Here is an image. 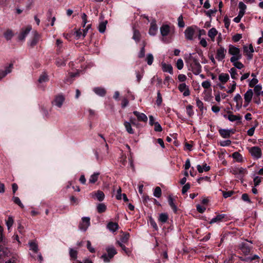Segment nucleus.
I'll use <instances>...</instances> for the list:
<instances>
[{"instance_id": "nucleus-23", "label": "nucleus", "mask_w": 263, "mask_h": 263, "mask_svg": "<svg viewBox=\"0 0 263 263\" xmlns=\"http://www.w3.org/2000/svg\"><path fill=\"white\" fill-rule=\"evenodd\" d=\"M93 91L96 94L101 97L104 96L106 93L105 88L100 87H95Z\"/></svg>"}, {"instance_id": "nucleus-27", "label": "nucleus", "mask_w": 263, "mask_h": 263, "mask_svg": "<svg viewBox=\"0 0 263 263\" xmlns=\"http://www.w3.org/2000/svg\"><path fill=\"white\" fill-rule=\"evenodd\" d=\"M218 31L215 28H212L208 31V36L211 38V40L214 42L215 37L217 35Z\"/></svg>"}, {"instance_id": "nucleus-43", "label": "nucleus", "mask_w": 263, "mask_h": 263, "mask_svg": "<svg viewBox=\"0 0 263 263\" xmlns=\"http://www.w3.org/2000/svg\"><path fill=\"white\" fill-rule=\"evenodd\" d=\"M69 255L71 259L76 260L77 258L78 252L73 249H69Z\"/></svg>"}, {"instance_id": "nucleus-58", "label": "nucleus", "mask_w": 263, "mask_h": 263, "mask_svg": "<svg viewBox=\"0 0 263 263\" xmlns=\"http://www.w3.org/2000/svg\"><path fill=\"white\" fill-rule=\"evenodd\" d=\"M74 34L76 35V37L77 39H80L81 37H82V34H83L82 30L81 29H79L78 30H77L74 32Z\"/></svg>"}, {"instance_id": "nucleus-31", "label": "nucleus", "mask_w": 263, "mask_h": 263, "mask_svg": "<svg viewBox=\"0 0 263 263\" xmlns=\"http://www.w3.org/2000/svg\"><path fill=\"white\" fill-rule=\"evenodd\" d=\"M107 23V21H102L99 23L98 30L100 33H104L105 32Z\"/></svg>"}, {"instance_id": "nucleus-28", "label": "nucleus", "mask_w": 263, "mask_h": 263, "mask_svg": "<svg viewBox=\"0 0 263 263\" xmlns=\"http://www.w3.org/2000/svg\"><path fill=\"white\" fill-rule=\"evenodd\" d=\"M226 216V215L225 214H219L217 215L216 217L213 218L211 221H210V223H214L215 222H219L220 221H221L222 220L225 218Z\"/></svg>"}, {"instance_id": "nucleus-37", "label": "nucleus", "mask_w": 263, "mask_h": 263, "mask_svg": "<svg viewBox=\"0 0 263 263\" xmlns=\"http://www.w3.org/2000/svg\"><path fill=\"white\" fill-rule=\"evenodd\" d=\"M95 195L99 201H102L104 200L105 195L102 191H98L95 193Z\"/></svg>"}, {"instance_id": "nucleus-54", "label": "nucleus", "mask_w": 263, "mask_h": 263, "mask_svg": "<svg viewBox=\"0 0 263 263\" xmlns=\"http://www.w3.org/2000/svg\"><path fill=\"white\" fill-rule=\"evenodd\" d=\"M233 63V65L237 68L239 69H241L244 67V65L243 64L240 62H238V61H236L235 62H231Z\"/></svg>"}, {"instance_id": "nucleus-52", "label": "nucleus", "mask_w": 263, "mask_h": 263, "mask_svg": "<svg viewBox=\"0 0 263 263\" xmlns=\"http://www.w3.org/2000/svg\"><path fill=\"white\" fill-rule=\"evenodd\" d=\"M140 34L138 30H134L133 39L136 42H138L140 40Z\"/></svg>"}, {"instance_id": "nucleus-61", "label": "nucleus", "mask_w": 263, "mask_h": 263, "mask_svg": "<svg viewBox=\"0 0 263 263\" xmlns=\"http://www.w3.org/2000/svg\"><path fill=\"white\" fill-rule=\"evenodd\" d=\"M253 182L255 186H258L261 182V178L259 176H255L254 178Z\"/></svg>"}, {"instance_id": "nucleus-13", "label": "nucleus", "mask_w": 263, "mask_h": 263, "mask_svg": "<svg viewBox=\"0 0 263 263\" xmlns=\"http://www.w3.org/2000/svg\"><path fill=\"white\" fill-rule=\"evenodd\" d=\"M179 91L183 93V95L185 97L188 96L190 95V91L189 87L185 83H182L178 86Z\"/></svg>"}, {"instance_id": "nucleus-21", "label": "nucleus", "mask_w": 263, "mask_h": 263, "mask_svg": "<svg viewBox=\"0 0 263 263\" xmlns=\"http://www.w3.org/2000/svg\"><path fill=\"white\" fill-rule=\"evenodd\" d=\"M133 114L137 117L138 121L146 122L147 121V116L143 113L139 112L138 111H134Z\"/></svg>"}, {"instance_id": "nucleus-9", "label": "nucleus", "mask_w": 263, "mask_h": 263, "mask_svg": "<svg viewBox=\"0 0 263 263\" xmlns=\"http://www.w3.org/2000/svg\"><path fill=\"white\" fill-rule=\"evenodd\" d=\"M195 33V30L194 27L191 26L187 27L184 31L185 37L187 40L192 41L193 40Z\"/></svg>"}, {"instance_id": "nucleus-17", "label": "nucleus", "mask_w": 263, "mask_h": 263, "mask_svg": "<svg viewBox=\"0 0 263 263\" xmlns=\"http://www.w3.org/2000/svg\"><path fill=\"white\" fill-rule=\"evenodd\" d=\"M253 95V90L251 89H248L247 92L245 93L244 95V99L246 103H247L246 105H245V107L247 106L249 103L251 101L252 97Z\"/></svg>"}, {"instance_id": "nucleus-14", "label": "nucleus", "mask_w": 263, "mask_h": 263, "mask_svg": "<svg viewBox=\"0 0 263 263\" xmlns=\"http://www.w3.org/2000/svg\"><path fill=\"white\" fill-rule=\"evenodd\" d=\"M132 124L134 125L135 123L133 121V118H130V121H124V126L126 129V130L128 133L129 134H134V130L132 127Z\"/></svg>"}, {"instance_id": "nucleus-59", "label": "nucleus", "mask_w": 263, "mask_h": 263, "mask_svg": "<svg viewBox=\"0 0 263 263\" xmlns=\"http://www.w3.org/2000/svg\"><path fill=\"white\" fill-rule=\"evenodd\" d=\"M233 99H234V101L235 102H236V103H239V102H240V103H242V98L239 93H237Z\"/></svg>"}, {"instance_id": "nucleus-5", "label": "nucleus", "mask_w": 263, "mask_h": 263, "mask_svg": "<svg viewBox=\"0 0 263 263\" xmlns=\"http://www.w3.org/2000/svg\"><path fill=\"white\" fill-rule=\"evenodd\" d=\"M90 220L88 217H83L79 226V229L82 231H86L90 225Z\"/></svg>"}, {"instance_id": "nucleus-20", "label": "nucleus", "mask_w": 263, "mask_h": 263, "mask_svg": "<svg viewBox=\"0 0 263 263\" xmlns=\"http://www.w3.org/2000/svg\"><path fill=\"white\" fill-rule=\"evenodd\" d=\"M251 247L247 242H242L240 245V249L245 255H248L250 251Z\"/></svg>"}, {"instance_id": "nucleus-35", "label": "nucleus", "mask_w": 263, "mask_h": 263, "mask_svg": "<svg viewBox=\"0 0 263 263\" xmlns=\"http://www.w3.org/2000/svg\"><path fill=\"white\" fill-rule=\"evenodd\" d=\"M197 168L198 171L199 173H202L203 171H208L210 169V167L207 165L206 164H204L203 166H201L200 165H198L197 166Z\"/></svg>"}, {"instance_id": "nucleus-29", "label": "nucleus", "mask_w": 263, "mask_h": 263, "mask_svg": "<svg viewBox=\"0 0 263 263\" xmlns=\"http://www.w3.org/2000/svg\"><path fill=\"white\" fill-rule=\"evenodd\" d=\"M107 228L111 232H115L119 229V226L117 223L109 222L107 226Z\"/></svg>"}, {"instance_id": "nucleus-7", "label": "nucleus", "mask_w": 263, "mask_h": 263, "mask_svg": "<svg viewBox=\"0 0 263 263\" xmlns=\"http://www.w3.org/2000/svg\"><path fill=\"white\" fill-rule=\"evenodd\" d=\"M227 113L228 114V116L223 115L224 118H227L231 122L237 121L238 123H241L242 118L240 115H234L231 111H228Z\"/></svg>"}, {"instance_id": "nucleus-2", "label": "nucleus", "mask_w": 263, "mask_h": 263, "mask_svg": "<svg viewBox=\"0 0 263 263\" xmlns=\"http://www.w3.org/2000/svg\"><path fill=\"white\" fill-rule=\"evenodd\" d=\"M107 254H103L101 258L104 262H109L113 257L117 254V251L113 246H109L106 248Z\"/></svg>"}, {"instance_id": "nucleus-26", "label": "nucleus", "mask_w": 263, "mask_h": 263, "mask_svg": "<svg viewBox=\"0 0 263 263\" xmlns=\"http://www.w3.org/2000/svg\"><path fill=\"white\" fill-rule=\"evenodd\" d=\"M243 50L245 52L247 53L250 59L252 58V53L254 52V49L252 45H250L249 46H245L243 47Z\"/></svg>"}, {"instance_id": "nucleus-50", "label": "nucleus", "mask_w": 263, "mask_h": 263, "mask_svg": "<svg viewBox=\"0 0 263 263\" xmlns=\"http://www.w3.org/2000/svg\"><path fill=\"white\" fill-rule=\"evenodd\" d=\"M186 113L190 117L193 116L194 112L193 110V106L191 105L187 106L186 107Z\"/></svg>"}, {"instance_id": "nucleus-38", "label": "nucleus", "mask_w": 263, "mask_h": 263, "mask_svg": "<svg viewBox=\"0 0 263 263\" xmlns=\"http://www.w3.org/2000/svg\"><path fill=\"white\" fill-rule=\"evenodd\" d=\"M158 220L163 223H165L168 220V215L166 213H161L159 215Z\"/></svg>"}, {"instance_id": "nucleus-40", "label": "nucleus", "mask_w": 263, "mask_h": 263, "mask_svg": "<svg viewBox=\"0 0 263 263\" xmlns=\"http://www.w3.org/2000/svg\"><path fill=\"white\" fill-rule=\"evenodd\" d=\"M13 35L12 31L9 29L6 30L4 34V37L7 40H11L13 36Z\"/></svg>"}, {"instance_id": "nucleus-15", "label": "nucleus", "mask_w": 263, "mask_h": 263, "mask_svg": "<svg viewBox=\"0 0 263 263\" xmlns=\"http://www.w3.org/2000/svg\"><path fill=\"white\" fill-rule=\"evenodd\" d=\"M160 31L161 35L163 37L168 35L171 32V27L168 25L163 24L160 28Z\"/></svg>"}, {"instance_id": "nucleus-64", "label": "nucleus", "mask_w": 263, "mask_h": 263, "mask_svg": "<svg viewBox=\"0 0 263 263\" xmlns=\"http://www.w3.org/2000/svg\"><path fill=\"white\" fill-rule=\"evenodd\" d=\"M196 105L197 107L200 109L202 110L203 109V104L201 101H200L199 99H196Z\"/></svg>"}, {"instance_id": "nucleus-19", "label": "nucleus", "mask_w": 263, "mask_h": 263, "mask_svg": "<svg viewBox=\"0 0 263 263\" xmlns=\"http://www.w3.org/2000/svg\"><path fill=\"white\" fill-rule=\"evenodd\" d=\"M10 253L9 249L0 245V259L8 256Z\"/></svg>"}, {"instance_id": "nucleus-18", "label": "nucleus", "mask_w": 263, "mask_h": 263, "mask_svg": "<svg viewBox=\"0 0 263 263\" xmlns=\"http://www.w3.org/2000/svg\"><path fill=\"white\" fill-rule=\"evenodd\" d=\"M41 39L40 35L36 32H33V37L31 40L29 45L31 47H34L37 44Z\"/></svg>"}, {"instance_id": "nucleus-30", "label": "nucleus", "mask_w": 263, "mask_h": 263, "mask_svg": "<svg viewBox=\"0 0 263 263\" xmlns=\"http://www.w3.org/2000/svg\"><path fill=\"white\" fill-rule=\"evenodd\" d=\"M49 80L48 75L45 72H43L42 74L40 76L38 82L40 84H42L46 82H47Z\"/></svg>"}, {"instance_id": "nucleus-48", "label": "nucleus", "mask_w": 263, "mask_h": 263, "mask_svg": "<svg viewBox=\"0 0 263 263\" xmlns=\"http://www.w3.org/2000/svg\"><path fill=\"white\" fill-rule=\"evenodd\" d=\"M161 190L160 187H156L154 192V196L157 198H159L161 195Z\"/></svg>"}, {"instance_id": "nucleus-45", "label": "nucleus", "mask_w": 263, "mask_h": 263, "mask_svg": "<svg viewBox=\"0 0 263 263\" xmlns=\"http://www.w3.org/2000/svg\"><path fill=\"white\" fill-rule=\"evenodd\" d=\"M14 222L12 216H9L8 219L6 221V226L7 227V229L9 230L12 226H13Z\"/></svg>"}, {"instance_id": "nucleus-1", "label": "nucleus", "mask_w": 263, "mask_h": 263, "mask_svg": "<svg viewBox=\"0 0 263 263\" xmlns=\"http://www.w3.org/2000/svg\"><path fill=\"white\" fill-rule=\"evenodd\" d=\"M229 53L232 55L230 59L231 62H235L241 58V54L240 53V49L232 45H230L228 49Z\"/></svg>"}, {"instance_id": "nucleus-34", "label": "nucleus", "mask_w": 263, "mask_h": 263, "mask_svg": "<svg viewBox=\"0 0 263 263\" xmlns=\"http://www.w3.org/2000/svg\"><path fill=\"white\" fill-rule=\"evenodd\" d=\"M254 91L257 96H260L261 94H263L262 91V86L260 84L256 85L254 86Z\"/></svg>"}, {"instance_id": "nucleus-32", "label": "nucleus", "mask_w": 263, "mask_h": 263, "mask_svg": "<svg viewBox=\"0 0 263 263\" xmlns=\"http://www.w3.org/2000/svg\"><path fill=\"white\" fill-rule=\"evenodd\" d=\"M229 79V76L227 73H222L219 76V80L222 83H226Z\"/></svg>"}, {"instance_id": "nucleus-12", "label": "nucleus", "mask_w": 263, "mask_h": 263, "mask_svg": "<svg viewBox=\"0 0 263 263\" xmlns=\"http://www.w3.org/2000/svg\"><path fill=\"white\" fill-rule=\"evenodd\" d=\"M13 68V64H9V66L5 68V70H0V80L4 78L7 74L10 73Z\"/></svg>"}, {"instance_id": "nucleus-60", "label": "nucleus", "mask_w": 263, "mask_h": 263, "mask_svg": "<svg viewBox=\"0 0 263 263\" xmlns=\"http://www.w3.org/2000/svg\"><path fill=\"white\" fill-rule=\"evenodd\" d=\"M13 200L14 202L18 204L20 207L24 208L23 204L22 203L20 198L17 197H13Z\"/></svg>"}, {"instance_id": "nucleus-57", "label": "nucleus", "mask_w": 263, "mask_h": 263, "mask_svg": "<svg viewBox=\"0 0 263 263\" xmlns=\"http://www.w3.org/2000/svg\"><path fill=\"white\" fill-rule=\"evenodd\" d=\"M258 82L257 79L253 78L250 81L249 86L250 87H254L255 85Z\"/></svg>"}, {"instance_id": "nucleus-56", "label": "nucleus", "mask_w": 263, "mask_h": 263, "mask_svg": "<svg viewBox=\"0 0 263 263\" xmlns=\"http://www.w3.org/2000/svg\"><path fill=\"white\" fill-rule=\"evenodd\" d=\"M154 125L155 126L154 127L155 131L157 132H160L162 130V128L161 126L158 122H156Z\"/></svg>"}, {"instance_id": "nucleus-33", "label": "nucleus", "mask_w": 263, "mask_h": 263, "mask_svg": "<svg viewBox=\"0 0 263 263\" xmlns=\"http://www.w3.org/2000/svg\"><path fill=\"white\" fill-rule=\"evenodd\" d=\"M100 173L99 172L94 173L91 175L89 179V182L90 183H95L98 179Z\"/></svg>"}, {"instance_id": "nucleus-11", "label": "nucleus", "mask_w": 263, "mask_h": 263, "mask_svg": "<svg viewBox=\"0 0 263 263\" xmlns=\"http://www.w3.org/2000/svg\"><path fill=\"white\" fill-rule=\"evenodd\" d=\"M235 132V130L234 129H220L219 133L220 136L223 138H229L231 137V135L234 134Z\"/></svg>"}, {"instance_id": "nucleus-8", "label": "nucleus", "mask_w": 263, "mask_h": 263, "mask_svg": "<svg viewBox=\"0 0 263 263\" xmlns=\"http://www.w3.org/2000/svg\"><path fill=\"white\" fill-rule=\"evenodd\" d=\"M249 152L252 157L256 159H258L261 156V151L257 146H253L249 148Z\"/></svg>"}, {"instance_id": "nucleus-41", "label": "nucleus", "mask_w": 263, "mask_h": 263, "mask_svg": "<svg viewBox=\"0 0 263 263\" xmlns=\"http://www.w3.org/2000/svg\"><path fill=\"white\" fill-rule=\"evenodd\" d=\"M229 72L231 74V77L233 79L236 80L238 79V74L237 72V70L235 68H231Z\"/></svg>"}, {"instance_id": "nucleus-25", "label": "nucleus", "mask_w": 263, "mask_h": 263, "mask_svg": "<svg viewBox=\"0 0 263 263\" xmlns=\"http://www.w3.org/2000/svg\"><path fill=\"white\" fill-rule=\"evenodd\" d=\"M162 69L164 72H167L170 74H173V67L171 64L162 63Z\"/></svg>"}, {"instance_id": "nucleus-3", "label": "nucleus", "mask_w": 263, "mask_h": 263, "mask_svg": "<svg viewBox=\"0 0 263 263\" xmlns=\"http://www.w3.org/2000/svg\"><path fill=\"white\" fill-rule=\"evenodd\" d=\"M65 101V96L59 93L55 95L51 102V104L53 106L57 108H61Z\"/></svg>"}, {"instance_id": "nucleus-4", "label": "nucleus", "mask_w": 263, "mask_h": 263, "mask_svg": "<svg viewBox=\"0 0 263 263\" xmlns=\"http://www.w3.org/2000/svg\"><path fill=\"white\" fill-rule=\"evenodd\" d=\"M190 67L192 71L195 75L199 74L201 71V66L196 59H193V61L190 64Z\"/></svg>"}, {"instance_id": "nucleus-62", "label": "nucleus", "mask_w": 263, "mask_h": 263, "mask_svg": "<svg viewBox=\"0 0 263 263\" xmlns=\"http://www.w3.org/2000/svg\"><path fill=\"white\" fill-rule=\"evenodd\" d=\"M202 86L205 89H208L211 86V82L210 81L206 80L205 81H203L201 83Z\"/></svg>"}, {"instance_id": "nucleus-16", "label": "nucleus", "mask_w": 263, "mask_h": 263, "mask_svg": "<svg viewBox=\"0 0 263 263\" xmlns=\"http://www.w3.org/2000/svg\"><path fill=\"white\" fill-rule=\"evenodd\" d=\"M158 31V27L156 24V21L153 20L151 23V26L149 29V34L152 36H155Z\"/></svg>"}, {"instance_id": "nucleus-53", "label": "nucleus", "mask_w": 263, "mask_h": 263, "mask_svg": "<svg viewBox=\"0 0 263 263\" xmlns=\"http://www.w3.org/2000/svg\"><path fill=\"white\" fill-rule=\"evenodd\" d=\"M56 65L58 66H64L66 65V62L63 59L58 58L56 60Z\"/></svg>"}, {"instance_id": "nucleus-49", "label": "nucleus", "mask_w": 263, "mask_h": 263, "mask_svg": "<svg viewBox=\"0 0 263 263\" xmlns=\"http://www.w3.org/2000/svg\"><path fill=\"white\" fill-rule=\"evenodd\" d=\"M129 238V234H124L121 236L120 242L122 243H126L128 241Z\"/></svg>"}, {"instance_id": "nucleus-10", "label": "nucleus", "mask_w": 263, "mask_h": 263, "mask_svg": "<svg viewBox=\"0 0 263 263\" xmlns=\"http://www.w3.org/2000/svg\"><path fill=\"white\" fill-rule=\"evenodd\" d=\"M226 53V49L223 47H220L217 49L216 59L219 61H222L225 58Z\"/></svg>"}, {"instance_id": "nucleus-46", "label": "nucleus", "mask_w": 263, "mask_h": 263, "mask_svg": "<svg viewBox=\"0 0 263 263\" xmlns=\"http://www.w3.org/2000/svg\"><path fill=\"white\" fill-rule=\"evenodd\" d=\"M6 242V239L3 235V228L0 226V243L5 245Z\"/></svg>"}, {"instance_id": "nucleus-22", "label": "nucleus", "mask_w": 263, "mask_h": 263, "mask_svg": "<svg viewBox=\"0 0 263 263\" xmlns=\"http://www.w3.org/2000/svg\"><path fill=\"white\" fill-rule=\"evenodd\" d=\"M31 30V27L29 26L25 29H23L18 36L20 40H24Z\"/></svg>"}, {"instance_id": "nucleus-63", "label": "nucleus", "mask_w": 263, "mask_h": 263, "mask_svg": "<svg viewBox=\"0 0 263 263\" xmlns=\"http://www.w3.org/2000/svg\"><path fill=\"white\" fill-rule=\"evenodd\" d=\"M190 188V184L189 183L185 184L182 187V193L185 194Z\"/></svg>"}, {"instance_id": "nucleus-36", "label": "nucleus", "mask_w": 263, "mask_h": 263, "mask_svg": "<svg viewBox=\"0 0 263 263\" xmlns=\"http://www.w3.org/2000/svg\"><path fill=\"white\" fill-rule=\"evenodd\" d=\"M238 7L239 9V13L244 15L247 8L246 5L243 2H240L239 3Z\"/></svg>"}, {"instance_id": "nucleus-51", "label": "nucleus", "mask_w": 263, "mask_h": 263, "mask_svg": "<svg viewBox=\"0 0 263 263\" xmlns=\"http://www.w3.org/2000/svg\"><path fill=\"white\" fill-rule=\"evenodd\" d=\"M162 102V98L161 95L160 93V91H158L157 100H156V104L158 106H160Z\"/></svg>"}, {"instance_id": "nucleus-24", "label": "nucleus", "mask_w": 263, "mask_h": 263, "mask_svg": "<svg viewBox=\"0 0 263 263\" xmlns=\"http://www.w3.org/2000/svg\"><path fill=\"white\" fill-rule=\"evenodd\" d=\"M168 204L174 211V212L176 213L177 211V207L174 203V198L172 196L170 195L168 197Z\"/></svg>"}, {"instance_id": "nucleus-42", "label": "nucleus", "mask_w": 263, "mask_h": 263, "mask_svg": "<svg viewBox=\"0 0 263 263\" xmlns=\"http://www.w3.org/2000/svg\"><path fill=\"white\" fill-rule=\"evenodd\" d=\"M30 250H32L34 253H37L38 251L37 245L34 242H30L29 243Z\"/></svg>"}, {"instance_id": "nucleus-39", "label": "nucleus", "mask_w": 263, "mask_h": 263, "mask_svg": "<svg viewBox=\"0 0 263 263\" xmlns=\"http://www.w3.org/2000/svg\"><path fill=\"white\" fill-rule=\"evenodd\" d=\"M97 210L98 213H102L106 210V206L104 203H101L98 204Z\"/></svg>"}, {"instance_id": "nucleus-44", "label": "nucleus", "mask_w": 263, "mask_h": 263, "mask_svg": "<svg viewBox=\"0 0 263 263\" xmlns=\"http://www.w3.org/2000/svg\"><path fill=\"white\" fill-rule=\"evenodd\" d=\"M232 157L238 162L242 161V156L238 152H234L232 154Z\"/></svg>"}, {"instance_id": "nucleus-6", "label": "nucleus", "mask_w": 263, "mask_h": 263, "mask_svg": "<svg viewBox=\"0 0 263 263\" xmlns=\"http://www.w3.org/2000/svg\"><path fill=\"white\" fill-rule=\"evenodd\" d=\"M247 173V170L242 167L235 168L233 170V174L239 179H242Z\"/></svg>"}, {"instance_id": "nucleus-47", "label": "nucleus", "mask_w": 263, "mask_h": 263, "mask_svg": "<svg viewBox=\"0 0 263 263\" xmlns=\"http://www.w3.org/2000/svg\"><path fill=\"white\" fill-rule=\"evenodd\" d=\"M145 61L148 65H151L152 64L154 61V57L152 53H148L146 57Z\"/></svg>"}, {"instance_id": "nucleus-55", "label": "nucleus", "mask_w": 263, "mask_h": 263, "mask_svg": "<svg viewBox=\"0 0 263 263\" xmlns=\"http://www.w3.org/2000/svg\"><path fill=\"white\" fill-rule=\"evenodd\" d=\"M183 65H184V64H183V60L181 59H178L176 62L177 68L178 69L181 70L183 68Z\"/></svg>"}]
</instances>
